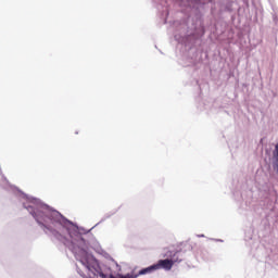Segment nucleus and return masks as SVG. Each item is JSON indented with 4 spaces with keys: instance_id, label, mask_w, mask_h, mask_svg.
<instances>
[{
    "instance_id": "39448f33",
    "label": "nucleus",
    "mask_w": 278,
    "mask_h": 278,
    "mask_svg": "<svg viewBox=\"0 0 278 278\" xmlns=\"http://www.w3.org/2000/svg\"><path fill=\"white\" fill-rule=\"evenodd\" d=\"M208 1V3H212V0H207Z\"/></svg>"
},
{
    "instance_id": "7ed1b4c3",
    "label": "nucleus",
    "mask_w": 278,
    "mask_h": 278,
    "mask_svg": "<svg viewBox=\"0 0 278 278\" xmlns=\"http://www.w3.org/2000/svg\"><path fill=\"white\" fill-rule=\"evenodd\" d=\"M166 257L169 258L160 260L156 264H154L156 270H160L162 268L163 270H172L175 264H179L181 262V258L177 256V252L169 251L166 253Z\"/></svg>"
},
{
    "instance_id": "f03ea898",
    "label": "nucleus",
    "mask_w": 278,
    "mask_h": 278,
    "mask_svg": "<svg viewBox=\"0 0 278 278\" xmlns=\"http://www.w3.org/2000/svg\"><path fill=\"white\" fill-rule=\"evenodd\" d=\"M76 260H78L83 266V269H79V275L83 278H105V274L101 271V267H99L97 260L86 251H81L80 254H76Z\"/></svg>"
},
{
    "instance_id": "20e7f679",
    "label": "nucleus",
    "mask_w": 278,
    "mask_h": 278,
    "mask_svg": "<svg viewBox=\"0 0 278 278\" xmlns=\"http://www.w3.org/2000/svg\"><path fill=\"white\" fill-rule=\"evenodd\" d=\"M155 270H157V269H156L155 264H154V265H151L149 267H146V268L139 270V275H149V274H151Z\"/></svg>"
},
{
    "instance_id": "f257e3e1",
    "label": "nucleus",
    "mask_w": 278,
    "mask_h": 278,
    "mask_svg": "<svg viewBox=\"0 0 278 278\" xmlns=\"http://www.w3.org/2000/svg\"><path fill=\"white\" fill-rule=\"evenodd\" d=\"M28 212L31 216L35 217L39 225L43 227H63L64 226V216L61 215L58 211H51L47 206H28Z\"/></svg>"
}]
</instances>
